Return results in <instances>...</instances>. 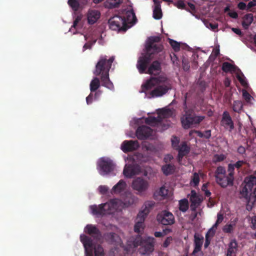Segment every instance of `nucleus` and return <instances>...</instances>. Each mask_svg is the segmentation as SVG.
Listing matches in <instances>:
<instances>
[{
	"label": "nucleus",
	"instance_id": "f257e3e1",
	"mask_svg": "<svg viewBox=\"0 0 256 256\" xmlns=\"http://www.w3.org/2000/svg\"><path fill=\"white\" fill-rule=\"evenodd\" d=\"M122 198H113L108 202L97 205L90 206L89 208L92 214L98 218L104 216L114 214L116 212H120L126 207H128L134 203L136 198L130 192H125Z\"/></svg>",
	"mask_w": 256,
	"mask_h": 256
},
{
	"label": "nucleus",
	"instance_id": "f03ea898",
	"mask_svg": "<svg viewBox=\"0 0 256 256\" xmlns=\"http://www.w3.org/2000/svg\"><path fill=\"white\" fill-rule=\"evenodd\" d=\"M158 36H150L148 38L146 45V54L139 58L136 64V68L140 74L146 73L147 68L150 65L152 58V55L160 52L163 50V46L158 44L160 41Z\"/></svg>",
	"mask_w": 256,
	"mask_h": 256
},
{
	"label": "nucleus",
	"instance_id": "7ed1b4c3",
	"mask_svg": "<svg viewBox=\"0 0 256 256\" xmlns=\"http://www.w3.org/2000/svg\"><path fill=\"white\" fill-rule=\"evenodd\" d=\"M155 86H156L150 92L149 95L148 96V98L162 96L171 89V86L166 78L162 76H152L142 84L141 92L146 93L147 90L152 89Z\"/></svg>",
	"mask_w": 256,
	"mask_h": 256
},
{
	"label": "nucleus",
	"instance_id": "20e7f679",
	"mask_svg": "<svg viewBox=\"0 0 256 256\" xmlns=\"http://www.w3.org/2000/svg\"><path fill=\"white\" fill-rule=\"evenodd\" d=\"M114 60V56H112L108 59L106 56H101L96 64L95 70L94 71V74L95 76H100L102 85L111 90H114V87L110 79L109 72Z\"/></svg>",
	"mask_w": 256,
	"mask_h": 256
},
{
	"label": "nucleus",
	"instance_id": "39448f33",
	"mask_svg": "<svg viewBox=\"0 0 256 256\" xmlns=\"http://www.w3.org/2000/svg\"><path fill=\"white\" fill-rule=\"evenodd\" d=\"M187 97L188 93H186L183 102L184 114L181 118V122L184 129L195 127L199 124L205 118L203 116H196L193 109L188 108L186 104Z\"/></svg>",
	"mask_w": 256,
	"mask_h": 256
},
{
	"label": "nucleus",
	"instance_id": "423d86ee",
	"mask_svg": "<svg viewBox=\"0 0 256 256\" xmlns=\"http://www.w3.org/2000/svg\"><path fill=\"white\" fill-rule=\"evenodd\" d=\"M131 16L136 18L134 14L132 12L127 13V20L120 16H114L108 20L110 28L113 30L126 32L130 26L128 24L129 20L128 17Z\"/></svg>",
	"mask_w": 256,
	"mask_h": 256
},
{
	"label": "nucleus",
	"instance_id": "0eeeda50",
	"mask_svg": "<svg viewBox=\"0 0 256 256\" xmlns=\"http://www.w3.org/2000/svg\"><path fill=\"white\" fill-rule=\"evenodd\" d=\"M155 238L153 237L148 236L144 238L142 237L136 238L134 242L135 246H140L139 249L142 254H149L154 250Z\"/></svg>",
	"mask_w": 256,
	"mask_h": 256
},
{
	"label": "nucleus",
	"instance_id": "6e6552de",
	"mask_svg": "<svg viewBox=\"0 0 256 256\" xmlns=\"http://www.w3.org/2000/svg\"><path fill=\"white\" fill-rule=\"evenodd\" d=\"M154 205L155 202L154 201L146 202L137 215L135 224H143L148 214Z\"/></svg>",
	"mask_w": 256,
	"mask_h": 256
},
{
	"label": "nucleus",
	"instance_id": "1a4fd4ad",
	"mask_svg": "<svg viewBox=\"0 0 256 256\" xmlns=\"http://www.w3.org/2000/svg\"><path fill=\"white\" fill-rule=\"evenodd\" d=\"M98 166L100 174L104 176L112 172L115 166L110 160L102 158L99 162Z\"/></svg>",
	"mask_w": 256,
	"mask_h": 256
},
{
	"label": "nucleus",
	"instance_id": "9d476101",
	"mask_svg": "<svg viewBox=\"0 0 256 256\" xmlns=\"http://www.w3.org/2000/svg\"><path fill=\"white\" fill-rule=\"evenodd\" d=\"M156 220L160 224H174V217L172 212L164 210L157 214Z\"/></svg>",
	"mask_w": 256,
	"mask_h": 256
},
{
	"label": "nucleus",
	"instance_id": "9b49d317",
	"mask_svg": "<svg viewBox=\"0 0 256 256\" xmlns=\"http://www.w3.org/2000/svg\"><path fill=\"white\" fill-rule=\"evenodd\" d=\"M149 186L148 182L142 178H137L134 179L132 184V188L140 194L146 191Z\"/></svg>",
	"mask_w": 256,
	"mask_h": 256
},
{
	"label": "nucleus",
	"instance_id": "f8f14e48",
	"mask_svg": "<svg viewBox=\"0 0 256 256\" xmlns=\"http://www.w3.org/2000/svg\"><path fill=\"white\" fill-rule=\"evenodd\" d=\"M100 86V79L97 77H94L91 80L90 84V92L86 98V102L88 104H90L92 102L94 92L96 90H98V88Z\"/></svg>",
	"mask_w": 256,
	"mask_h": 256
},
{
	"label": "nucleus",
	"instance_id": "ddd939ff",
	"mask_svg": "<svg viewBox=\"0 0 256 256\" xmlns=\"http://www.w3.org/2000/svg\"><path fill=\"white\" fill-rule=\"evenodd\" d=\"M140 147L137 140H125L121 144L120 148L124 153L136 150Z\"/></svg>",
	"mask_w": 256,
	"mask_h": 256
},
{
	"label": "nucleus",
	"instance_id": "4468645a",
	"mask_svg": "<svg viewBox=\"0 0 256 256\" xmlns=\"http://www.w3.org/2000/svg\"><path fill=\"white\" fill-rule=\"evenodd\" d=\"M152 133V130L150 127L144 125L138 127L136 130V136L140 140L148 138Z\"/></svg>",
	"mask_w": 256,
	"mask_h": 256
},
{
	"label": "nucleus",
	"instance_id": "2eb2a0df",
	"mask_svg": "<svg viewBox=\"0 0 256 256\" xmlns=\"http://www.w3.org/2000/svg\"><path fill=\"white\" fill-rule=\"evenodd\" d=\"M234 180V177H232L228 174H224L222 176H218V178H216V182L222 188L232 186Z\"/></svg>",
	"mask_w": 256,
	"mask_h": 256
},
{
	"label": "nucleus",
	"instance_id": "dca6fc26",
	"mask_svg": "<svg viewBox=\"0 0 256 256\" xmlns=\"http://www.w3.org/2000/svg\"><path fill=\"white\" fill-rule=\"evenodd\" d=\"M80 240L84 248L86 256H93L92 252L93 244L91 238L84 234H82L80 236Z\"/></svg>",
	"mask_w": 256,
	"mask_h": 256
},
{
	"label": "nucleus",
	"instance_id": "f3484780",
	"mask_svg": "<svg viewBox=\"0 0 256 256\" xmlns=\"http://www.w3.org/2000/svg\"><path fill=\"white\" fill-rule=\"evenodd\" d=\"M140 172V167L137 164L126 166L123 171L124 176L128 178H130L138 174Z\"/></svg>",
	"mask_w": 256,
	"mask_h": 256
},
{
	"label": "nucleus",
	"instance_id": "a211bd4d",
	"mask_svg": "<svg viewBox=\"0 0 256 256\" xmlns=\"http://www.w3.org/2000/svg\"><path fill=\"white\" fill-rule=\"evenodd\" d=\"M188 197L190 198L191 202L190 208L192 211H194L200 205L202 200L194 190H192L190 194L188 195Z\"/></svg>",
	"mask_w": 256,
	"mask_h": 256
},
{
	"label": "nucleus",
	"instance_id": "6ab92c4d",
	"mask_svg": "<svg viewBox=\"0 0 256 256\" xmlns=\"http://www.w3.org/2000/svg\"><path fill=\"white\" fill-rule=\"evenodd\" d=\"M221 122L222 126L225 128H229L230 131H232L234 128V122L230 114L227 111L223 112Z\"/></svg>",
	"mask_w": 256,
	"mask_h": 256
},
{
	"label": "nucleus",
	"instance_id": "aec40b11",
	"mask_svg": "<svg viewBox=\"0 0 256 256\" xmlns=\"http://www.w3.org/2000/svg\"><path fill=\"white\" fill-rule=\"evenodd\" d=\"M244 182L246 185L242 190V192H245L247 196L248 193L252 191L254 186L256 185V177L253 176L247 177L245 178Z\"/></svg>",
	"mask_w": 256,
	"mask_h": 256
},
{
	"label": "nucleus",
	"instance_id": "412c9836",
	"mask_svg": "<svg viewBox=\"0 0 256 256\" xmlns=\"http://www.w3.org/2000/svg\"><path fill=\"white\" fill-rule=\"evenodd\" d=\"M84 231L96 240H100L102 238L100 230L92 225H86L84 228Z\"/></svg>",
	"mask_w": 256,
	"mask_h": 256
},
{
	"label": "nucleus",
	"instance_id": "4be33fe9",
	"mask_svg": "<svg viewBox=\"0 0 256 256\" xmlns=\"http://www.w3.org/2000/svg\"><path fill=\"white\" fill-rule=\"evenodd\" d=\"M160 71L161 63L158 60H154L150 64L146 74L156 75L159 74Z\"/></svg>",
	"mask_w": 256,
	"mask_h": 256
},
{
	"label": "nucleus",
	"instance_id": "5701e85b",
	"mask_svg": "<svg viewBox=\"0 0 256 256\" xmlns=\"http://www.w3.org/2000/svg\"><path fill=\"white\" fill-rule=\"evenodd\" d=\"M176 150L178 152V159L180 162L184 156L189 153L190 148L186 142H182L180 146H179V147L176 148Z\"/></svg>",
	"mask_w": 256,
	"mask_h": 256
},
{
	"label": "nucleus",
	"instance_id": "b1692460",
	"mask_svg": "<svg viewBox=\"0 0 256 256\" xmlns=\"http://www.w3.org/2000/svg\"><path fill=\"white\" fill-rule=\"evenodd\" d=\"M100 12L95 10H88L87 14L88 22L89 24H94L100 18Z\"/></svg>",
	"mask_w": 256,
	"mask_h": 256
},
{
	"label": "nucleus",
	"instance_id": "393cba45",
	"mask_svg": "<svg viewBox=\"0 0 256 256\" xmlns=\"http://www.w3.org/2000/svg\"><path fill=\"white\" fill-rule=\"evenodd\" d=\"M126 186V184L125 181L120 180L116 185H114L111 190L112 194H119L123 192Z\"/></svg>",
	"mask_w": 256,
	"mask_h": 256
},
{
	"label": "nucleus",
	"instance_id": "a878e982",
	"mask_svg": "<svg viewBox=\"0 0 256 256\" xmlns=\"http://www.w3.org/2000/svg\"><path fill=\"white\" fill-rule=\"evenodd\" d=\"M154 8L153 10V18L156 20H160L162 17V11L161 9V2L159 0H153Z\"/></svg>",
	"mask_w": 256,
	"mask_h": 256
},
{
	"label": "nucleus",
	"instance_id": "bb28decb",
	"mask_svg": "<svg viewBox=\"0 0 256 256\" xmlns=\"http://www.w3.org/2000/svg\"><path fill=\"white\" fill-rule=\"evenodd\" d=\"M106 238L110 243L116 246H122V243L121 238L117 234L114 232L108 234L106 236Z\"/></svg>",
	"mask_w": 256,
	"mask_h": 256
},
{
	"label": "nucleus",
	"instance_id": "cd10ccee",
	"mask_svg": "<svg viewBox=\"0 0 256 256\" xmlns=\"http://www.w3.org/2000/svg\"><path fill=\"white\" fill-rule=\"evenodd\" d=\"M237 250L238 243L235 240H232L228 244V248L226 256H236Z\"/></svg>",
	"mask_w": 256,
	"mask_h": 256
},
{
	"label": "nucleus",
	"instance_id": "c85d7f7f",
	"mask_svg": "<svg viewBox=\"0 0 256 256\" xmlns=\"http://www.w3.org/2000/svg\"><path fill=\"white\" fill-rule=\"evenodd\" d=\"M194 248L192 252V254L194 255L201 250L202 246V243H203V240H204V238L202 236L200 238L198 236H196V234L194 235Z\"/></svg>",
	"mask_w": 256,
	"mask_h": 256
},
{
	"label": "nucleus",
	"instance_id": "c756f323",
	"mask_svg": "<svg viewBox=\"0 0 256 256\" xmlns=\"http://www.w3.org/2000/svg\"><path fill=\"white\" fill-rule=\"evenodd\" d=\"M175 170L176 166L172 164H166L163 165L162 167V171L166 176L173 174L175 172Z\"/></svg>",
	"mask_w": 256,
	"mask_h": 256
},
{
	"label": "nucleus",
	"instance_id": "7c9ffc66",
	"mask_svg": "<svg viewBox=\"0 0 256 256\" xmlns=\"http://www.w3.org/2000/svg\"><path fill=\"white\" fill-rule=\"evenodd\" d=\"M253 20V15L252 14H247L244 15L242 22L243 28L245 30L248 29L250 24L252 22Z\"/></svg>",
	"mask_w": 256,
	"mask_h": 256
},
{
	"label": "nucleus",
	"instance_id": "2f4dec72",
	"mask_svg": "<svg viewBox=\"0 0 256 256\" xmlns=\"http://www.w3.org/2000/svg\"><path fill=\"white\" fill-rule=\"evenodd\" d=\"M162 122V119L160 116H158L157 117L150 116L146 118V124L154 126L161 124Z\"/></svg>",
	"mask_w": 256,
	"mask_h": 256
},
{
	"label": "nucleus",
	"instance_id": "473e14b6",
	"mask_svg": "<svg viewBox=\"0 0 256 256\" xmlns=\"http://www.w3.org/2000/svg\"><path fill=\"white\" fill-rule=\"evenodd\" d=\"M236 66L228 62H224L222 64V70L225 72H228L236 70Z\"/></svg>",
	"mask_w": 256,
	"mask_h": 256
},
{
	"label": "nucleus",
	"instance_id": "72a5a7b5",
	"mask_svg": "<svg viewBox=\"0 0 256 256\" xmlns=\"http://www.w3.org/2000/svg\"><path fill=\"white\" fill-rule=\"evenodd\" d=\"M188 208V202L186 199L181 200L179 201V210L182 212H186Z\"/></svg>",
	"mask_w": 256,
	"mask_h": 256
},
{
	"label": "nucleus",
	"instance_id": "f704fd0d",
	"mask_svg": "<svg viewBox=\"0 0 256 256\" xmlns=\"http://www.w3.org/2000/svg\"><path fill=\"white\" fill-rule=\"evenodd\" d=\"M172 115V111L170 109L162 108V109L158 116H160L162 120L163 118H168Z\"/></svg>",
	"mask_w": 256,
	"mask_h": 256
},
{
	"label": "nucleus",
	"instance_id": "c9c22d12",
	"mask_svg": "<svg viewBox=\"0 0 256 256\" xmlns=\"http://www.w3.org/2000/svg\"><path fill=\"white\" fill-rule=\"evenodd\" d=\"M226 174V170L223 166H218L214 174V176L215 178H218V176H224V174Z\"/></svg>",
	"mask_w": 256,
	"mask_h": 256
},
{
	"label": "nucleus",
	"instance_id": "e433bc0d",
	"mask_svg": "<svg viewBox=\"0 0 256 256\" xmlns=\"http://www.w3.org/2000/svg\"><path fill=\"white\" fill-rule=\"evenodd\" d=\"M242 108V104L240 101L235 100L234 102L232 110L234 112H240Z\"/></svg>",
	"mask_w": 256,
	"mask_h": 256
},
{
	"label": "nucleus",
	"instance_id": "4c0bfd02",
	"mask_svg": "<svg viewBox=\"0 0 256 256\" xmlns=\"http://www.w3.org/2000/svg\"><path fill=\"white\" fill-rule=\"evenodd\" d=\"M200 180L198 174L197 172H194L190 181L191 185L193 186H198L199 184Z\"/></svg>",
	"mask_w": 256,
	"mask_h": 256
},
{
	"label": "nucleus",
	"instance_id": "58836bf2",
	"mask_svg": "<svg viewBox=\"0 0 256 256\" xmlns=\"http://www.w3.org/2000/svg\"><path fill=\"white\" fill-rule=\"evenodd\" d=\"M172 232V230L168 228H166L163 230L162 232H156L154 233V235L156 238H160Z\"/></svg>",
	"mask_w": 256,
	"mask_h": 256
},
{
	"label": "nucleus",
	"instance_id": "ea45409f",
	"mask_svg": "<svg viewBox=\"0 0 256 256\" xmlns=\"http://www.w3.org/2000/svg\"><path fill=\"white\" fill-rule=\"evenodd\" d=\"M95 256H104V249L102 246L98 245L94 248Z\"/></svg>",
	"mask_w": 256,
	"mask_h": 256
},
{
	"label": "nucleus",
	"instance_id": "a19ab883",
	"mask_svg": "<svg viewBox=\"0 0 256 256\" xmlns=\"http://www.w3.org/2000/svg\"><path fill=\"white\" fill-rule=\"evenodd\" d=\"M169 43L175 52H178L180 50V44L176 41L172 39H169Z\"/></svg>",
	"mask_w": 256,
	"mask_h": 256
},
{
	"label": "nucleus",
	"instance_id": "79ce46f5",
	"mask_svg": "<svg viewBox=\"0 0 256 256\" xmlns=\"http://www.w3.org/2000/svg\"><path fill=\"white\" fill-rule=\"evenodd\" d=\"M68 3L74 10H78L80 4L76 0H68Z\"/></svg>",
	"mask_w": 256,
	"mask_h": 256
},
{
	"label": "nucleus",
	"instance_id": "37998d69",
	"mask_svg": "<svg viewBox=\"0 0 256 256\" xmlns=\"http://www.w3.org/2000/svg\"><path fill=\"white\" fill-rule=\"evenodd\" d=\"M218 226V225H214L212 228L208 230V232L206 234V236H208V238H209L212 239V238L214 236L216 232V230H214V228H216Z\"/></svg>",
	"mask_w": 256,
	"mask_h": 256
},
{
	"label": "nucleus",
	"instance_id": "c03bdc74",
	"mask_svg": "<svg viewBox=\"0 0 256 256\" xmlns=\"http://www.w3.org/2000/svg\"><path fill=\"white\" fill-rule=\"evenodd\" d=\"M226 158L224 154H215L214 157L213 162L214 163L223 161Z\"/></svg>",
	"mask_w": 256,
	"mask_h": 256
},
{
	"label": "nucleus",
	"instance_id": "a18cd8bd",
	"mask_svg": "<svg viewBox=\"0 0 256 256\" xmlns=\"http://www.w3.org/2000/svg\"><path fill=\"white\" fill-rule=\"evenodd\" d=\"M180 140L179 138L176 136H173L172 138V147L176 150V148L179 147Z\"/></svg>",
	"mask_w": 256,
	"mask_h": 256
},
{
	"label": "nucleus",
	"instance_id": "49530a36",
	"mask_svg": "<svg viewBox=\"0 0 256 256\" xmlns=\"http://www.w3.org/2000/svg\"><path fill=\"white\" fill-rule=\"evenodd\" d=\"M170 57L171 60L172 61L173 64L176 66L179 65V60H178V57L174 53H172L170 54Z\"/></svg>",
	"mask_w": 256,
	"mask_h": 256
},
{
	"label": "nucleus",
	"instance_id": "de8ad7c7",
	"mask_svg": "<svg viewBox=\"0 0 256 256\" xmlns=\"http://www.w3.org/2000/svg\"><path fill=\"white\" fill-rule=\"evenodd\" d=\"M174 5L179 9L186 8V4L183 0H178L174 4Z\"/></svg>",
	"mask_w": 256,
	"mask_h": 256
},
{
	"label": "nucleus",
	"instance_id": "09e8293b",
	"mask_svg": "<svg viewBox=\"0 0 256 256\" xmlns=\"http://www.w3.org/2000/svg\"><path fill=\"white\" fill-rule=\"evenodd\" d=\"M235 167L233 164H228V174L232 177H234V170Z\"/></svg>",
	"mask_w": 256,
	"mask_h": 256
},
{
	"label": "nucleus",
	"instance_id": "8fccbe9b",
	"mask_svg": "<svg viewBox=\"0 0 256 256\" xmlns=\"http://www.w3.org/2000/svg\"><path fill=\"white\" fill-rule=\"evenodd\" d=\"M182 68L184 71H188L190 70V66L189 62L186 59H183L182 62Z\"/></svg>",
	"mask_w": 256,
	"mask_h": 256
},
{
	"label": "nucleus",
	"instance_id": "3c124183",
	"mask_svg": "<svg viewBox=\"0 0 256 256\" xmlns=\"http://www.w3.org/2000/svg\"><path fill=\"white\" fill-rule=\"evenodd\" d=\"M172 236L167 237L162 245V246L165 248H168L171 243V242H172Z\"/></svg>",
	"mask_w": 256,
	"mask_h": 256
},
{
	"label": "nucleus",
	"instance_id": "603ef678",
	"mask_svg": "<svg viewBox=\"0 0 256 256\" xmlns=\"http://www.w3.org/2000/svg\"><path fill=\"white\" fill-rule=\"evenodd\" d=\"M94 92V93L93 95V100H98L100 98V96L102 95V90H96V92Z\"/></svg>",
	"mask_w": 256,
	"mask_h": 256
},
{
	"label": "nucleus",
	"instance_id": "864d4df0",
	"mask_svg": "<svg viewBox=\"0 0 256 256\" xmlns=\"http://www.w3.org/2000/svg\"><path fill=\"white\" fill-rule=\"evenodd\" d=\"M242 96L245 100L248 102L250 101L252 98L250 94L246 90H244L242 92Z\"/></svg>",
	"mask_w": 256,
	"mask_h": 256
},
{
	"label": "nucleus",
	"instance_id": "5fc2aeb1",
	"mask_svg": "<svg viewBox=\"0 0 256 256\" xmlns=\"http://www.w3.org/2000/svg\"><path fill=\"white\" fill-rule=\"evenodd\" d=\"M224 220V215L223 214L219 212L217 215V220L214 224H220Z\"/></svg>",
	"mask_w": 256,
	"mask_h": 256
},
{
	"label": "nucleus",
	"instance_id": "6e6d98bb",
	"mask_svg": "<svg viewBox=\"0 0 256 256\" xmlns=\"http://www.w3.org/2000/svg\"><path fill=\"white\" fill-rule=\"evenodd\" d=\"M244 74H242V76H240L238 74L237 75L236 78L238 81L240 82V83L242 85L244 86L246 84V82L244 80Z\"/></svg>",
	"mask_w": 256,
	"mask_h": 256
},
{
	"label": "nucleus",
	"instance_id": "4d7b16f0",
	"mask_svg": "<svg viewBox=\"0 0 256 256\" xmlns=\"http://www.w3.org/2000/svg\"><path fill=\"white\" fill-rule=\"evenodd\" d=\"M100 192L102 194H105L108 191V188L106 186H100L98 188Z\"/></svg>",
	"mask_w": 256,
	"mask_h": 256
},
{
	"label": "nucleus",
	"instance_id": "13d9d810",
	"mask_svg": "<svg viewBox=\"0 0 256 256\" xmlns=\"http://www.w3.org/2000/svg\"><path fill=\"white\" fill-rule=\"evenodd\" d=\"M232 226L233 225H225L223 228L224 231L227 233L230 232L233 228Z\"/></svg>",
	"mask_w": 256,
	"mask_h": 256
},
{
	"label": "nucleus",
	"instance_id": "bf43d9fd",
	"mask_svg": "<svg viewBox=\"0 0 256 256\" xmlns=\"http://www.w3.org/2000/svg\"><path fill=\"white\" fill-rule=\"evenodd\" d=\"M245 164L246 162L244 160H238L233 164L235 168H240L244 164Z\"/></svg>",
	"mask_w": 256,
	"mask_h": 256
},
{
	"label": "nucleus",
	"instance_id": "052dcab7",
	"mask_svg": "<svg viewBox=\"0 0 256 256\" xmlns=\"http://www.w3.org/2000/svg\"><path fill=\"white\" fill-rule=\"evenodd\" d=\"M228 14L232 18L236 19L238 18V14L236 12H229Z\"/></svg>",
	"mask_w": 256,
	"mask_h": 256
},
{
	"label": "nucleus",
	"instance_id": "680f3d73",
	"mask_svg": "<svg viewBox=\"0 0 256 256\" xmlns=\"http://www.w3.org/2000/svg\"><path fill=\"white\" fill-rule=\"evenodd\" d=\"M238 8L240 10H244L246 8V5L244 2H240L238 4Z\"/></svg>",
	"mask_w": 256,
	"mask_h": 256
},
{
	"label": "nucleus",
	"instance_id": "e2e57ef3",
	"mask_svg": "<svg viewBox=\"0 0 256 256\" xmlns=\"http://www.w3.org/2000/svg\"><path fill=\"white\" fill-rule=\"evenodd\" d=\"M112 2L111 4L114 8H118L121 3L120 0H111Z\"/></svg>",
	"mask_w": 256,
	"mask_h": 256
},
{
	"label": "nucleus",
	"instance_id": "0e129e2a",
	"mask_svg": "<svg viewBox=\"0 0 256 256\" xmlns=\"http://www.w3.org/2000/svg\"><path fill=\"white\" fill-rule=\"evenodd\" d=\"M92 45V43L90 42H88L84 44V46H83V51H84L87 49H90Z\"/></svg>",
	"mask_w": 256,
	"mask_h": 256
},
{
	"label": "nucleus",
	"instance_id": "69168bd1",
	"mask_svg": "<svg viewBox=\"0 0 256 256\" xmlns=\"http://www.w3.org/2000/svg\"><path fill=\"white\" fill-rule=\"evenodd\" d=\"M204 134V138H210L211 136V130H205Z\"/></svg>",
	"mask_w": 256,
	"mask_h": 256
},
{
	"label": "nucleus",
	"instance_id": "338daca9",
	"mask_svg": "<svg viewBox=\"0 0 256 256\" xmlns=\"http://www.w3.org/2000/svg\"><path fill=\"white\" fill-rule=\"evenodd\" d=\"M197 215L198 213L196 212V210H195L194 211H192L190 216V219L192 222L194 221L196 218Z\"/></svg>",
	"mask_w": 256,
	"mask_h": 256
},
{
	"label": "nucleus",
	"instance_id": "774afa93",
	"mask_svg": "<svg viewBox=\"0 0 256 256\" xmlns=\"http://www.w3.org/2000/svg\"><path fill=\"white\" fill-rule=\"evenodd\" d=\"M160 194L162 196H164L167 194L168 192L167 190L164 187L160 188Z\"/></svg>",
	"mask_w": 256,
	"mask_h": 256
}]
</instances>
